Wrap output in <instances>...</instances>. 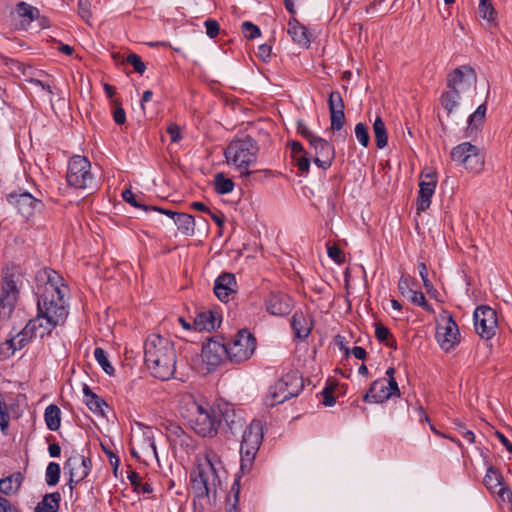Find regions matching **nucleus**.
<instances>
[{
	"label": "nucleus",
	"mask_w": 512,
	"mask_h": 512,
	"mask_svg": "<svg viewBox=\"0 0 512 512\" xmlns=\"http://www.w3.org/2000/svg\"><path fill=\"white\" fill-rule=\"evenodd\" d=\"M37 283V315L32 320L40 325L35 330V337L43 338L49 335L56 326L63 324L68 310L64 300L63 278L55 270L44 268L35 276Z\"/></svg>",
	"instance_id": "nucleus-1"
},
{
	"label": "nucleus",
	"mask_w": 512,
	"mask_h": 512,
	"mask_svg": "<svg viewBox=\"0 0 512 512\" xmlns=\"http://www.w3.org/2000/svg\"><path fill=\"white\" fill-rule=\"evenodd\" d=\"M144 361L151 375L161 381L169 380L176 371L174 343L160 335H151L144 343Z\"/></svg>",
	"instance_id": "nucleus-2"
},
{
	"label": "nucleus",
	"mask_w": 512,
	"mask_h": 512,
	"mask_svg": "<svg viewBox=\"0 0 512 512\" xmlns=\"http://www.w3.org/2000/svg\"><path fill=\"white\" fill-rule=\"evenodd\" d=\"M257 141L250 135L243 137H234L224 150V156L227 164L235 166L240 171V177L243 178L245 185L252 180H260V174H271V170H249V166L257 161L259 152Z\"/></svg>",
	"instance_id": "nucleus-3"
},
{
	"label": "nucleus",
	"mask_w": 512,
	"mask_h": 512,
	"mask_svg": "<svg viewBox=\"0 0 512 512\" xmlns=\"http://www.w3.org/2000/svg\"><path fill=\"white\" fill-rule=\"evenodd\" d=\"M224 472L221 461L216 454H207L199 460L190 472L191 489L195 499L216 500L218 489L221 488V475Z\"/></svg>",
	"instance_id": "nucleus-4"
},
{
	"label": "nucleus",
	"mask_w": 512,
	"mask_h": 512,
	"mask_svg": "<svg viewBox=\"0 0 512 512\" xmlns=\"http://www.w3.org/2000/svg\"><path fill=\"white\" fill-rule=\"evenodd\" d=\"M304 388L303 377L297 370H290L274 385L270 386L265 397V405L274 407L293 397H297Z\"/></svg>",
	"instance_id": "nucleus-5"
},
{
	"label": "nucleus",
	"mask_w": 512,
	"mask_h": 512,
	"mask_svg": "<svg viewBox=\"0 0 512 512\" xmlns=\"http://www.w3.org/2000/svg\"><path fill=\"white\" fill-rule=\"evenodd\" d=\"M263 436V424L260 420H253L245 429L240 445V472L242 474L248 473L251 470Z\"/></svg>",
	"instance_id": "nucleus-6"
},
{
	"label": "nucleus",
	"mask_w": 512,
	"mask_h": 512,
	"mask_svg": "<svg viewBox=\"0 0 512 512\" xmlns=\"http://www.w3.org/2000/svg\"><path fill=\"white\" fill-rule=\"evenodd\" d=\"M191 418L189 419L191 427L200 436L214 437L221 427V420H218L215 408H205L204 406L192 402Z\"/></svg>",
	"instance_id": "nucleus-7"
},
{
	"label": "nucleus",
	"mask_w": 512,
	"mask_h": 512,
	"mask_svg": "<svg viewBox=\"0 0 512 512\" xmlns=\"http://www.w3.org/2000/svg\"><path fill=\"white\" fill-rule=\"evenodd\" d=\"M66 180L75 189H92L94 176L90 161L85 156H73L68 162Z\"/></svg>",
	"instance_id": "nucleus-8"
},
{
	"label": "nucleus",
	"mask_w": 512,
	"mask_h": 512,
	"mask_svg": "<svg viewBox=\"0 0 512 512\" xmlns=\"http://www.w3.org/2000/svg\"><path fill=\"white\" fill-rule=\"evenodd\" d=\"M22 272L18 266L7 267L4 271L3 281L0 283V308L8 309L10 315L19 296V284L22 281Z\"/></svg>",
	"instance_id": "nucleus-9"
},
{
	"label": "nucleus",
	"mask_w": 512,
	"mask_h": 512,
	"mask_svg": "<svg viewBox=\"0 0 512 512\" xmlns=\"http://www.w3.org/2000/svg\"><path fill=\"white\" fill-rule=\"evenodd\" d=\"M256 345L255 336L247 329H241L231 342L226 344L228 359L236 364L247 361L254 354Z\"/></svg>",
	"instance_id": "nucleus-10"
},
{
	"label": "nucleus",
	"mask_w": 512,
	"mask_h": 512,
	"mask_svg": "<svg viewBox=\"0 0 512 512\" xmlns=\"http://www.w3.org/2000/svg\"><path fill=\"white\" fill-rule=\"evenodd\" d=\"M453 161L462 165L465 169L480 172L484 166V156L480 149L470 142H463L451 150Z\"/></svg>",
	"instance_id": "nucleus-11"
},
{
	"label": "nucleus",
	"mask_w": 512,
	"mask_h": 512,
	"mask_svg": "<svg viewBox=\"0 0 512 512\" xmlns=\"http://www.w3.org/2000/svg\"><path fill=\"white\" fill-rule=\"evenodd\" d=\"M474 327L477 334L486 340L491 339L498 326L497 314L489 306H479L474 311Z\"/></svg>",
	"instance_id": "nucleus-12"
},
{
	"label": "nucleus",
	"mask_w": 512,
	"mask_h": 512,
	"mask_svg": "<svg viewBox=\"0 0 512 512\" xmlns=\"http://www.w3.org/2000/svg\"><path fill=\"white\" fill-rule=\"evenodd\" d=\"M201 357L208 372L215 370L224 360L228 358V351L223 338L212 337L202 345Z\"/></svg>",
	"instance_id": "nucleus-13"
},
{
	"label": "nucleus",
	"mask_w": 512,
	"mask_h": 512,
	"mask_svg": "<svg viewBox=\"0 0 512 512\" xmlns=\"http://www.w3.org/2000/svg\"><path fill=\"white\" fill-rule=\"evenodd\" d=\"M7 202L17 210V212L29 219L38 207H42V202L33 197L26 191H14L6 195Z\"/></svg>",
	"instance_id": "nucleus-14"
},
{
	"label": "nucleus",
	"mask_w": 512,
	"mask_h": 512,
	"mask_svg": "<svg viewBox=\"0 0 512 512\" xmlns=\"http://www.w3.org/2000/svg\"><path fill=\"white\" fill-rule=\"evenodd\" d=\"M218 420H221V427L225 432L235 434L245 424L244 418L238 414L233 405L229 403L219 404L216 408Z\"/></svg>",
	"instance_id": "nucleus-15"
},
{
	"label": "nucleus",
	"mask_w": 512,
	"mask_h": 512,
	"mask_svg": "<svg viewBox=\"0 0 512 512\" xmlns=\"http://www.w3.org/2000/svg\"><path fill=\"white\" fill-rule=\"evenodd\" d=\"M309 144L314 149L313 162L323 170L330 168L335 159L334 146L319 136H316Z\"/></svg>",
	"instance_id": "nucleus-16"
},
{
	"label": "nucleus",
	"mask_w": 512,
	"mask_h": 512,
	"mask_svg": "<svg viewBox=\"0 0 512 512\" xmlns=\"http://www.w3.org/2000/svg\"><path fill=\"white\" fill-rule=\"evenodd\" d=\"M266 310L275 316L288 315L293 308V299L286 293L271 291L265 300Z\"/></svg>",
	"instance_id": "nucleus-17"
},
{
	"label": "nucleus",
	"mask_w": 512,
	"mask_h": 512,
	"mask_svg": "<svg viewBox=\"0 0 512 512\" xmlns=\"http://www.w3.org/2000/svg\"><path fill=\"white\" fill-rule=\"evenodd\" d=\"M64 469L69 470L72 477H77L76 482L84 480L91 472L92 461L90 457L80 455L73 451L72 455L66 460Z\"/></svg>",
	"instance_id": "nucleus-18"
},
{
	"label": "nucleus",
	"mask_w": 512,
	"mask_h": 512,
	"mask_svg": "<svg viewBox=\"0 0 512 512\" xmlns=\"http://www.w3.org/2000/svg\"><path fill=\"white\" fill-rule=\"evenodd\" d=\"M459 336L458 325L451 315L445 326L438 327L436 332L437 341L446 352L451 351L459 343Z\"/></svg>",
	"instance_id": "nucleus-19"
},
{
	"label": "nucleus",
	"mask_w": 512,
	"mask_h": 512,
	"mask_svg": "<svg viewBox=\"0 0 512 512\" xmlns=\"http://www.w3.org/2000/svg\"><path fill=\"white\" fill-rule=\"evenodd\" d=\"M476 83V74L472 67L461 66L454 69L447 78V86L449 89H460V93L464 91L465 86L471 87Z\"/></svg>",
	"instance_id": "nucleus-20"
},
{
	"label": "nucleus",
	"mask_w": 512,
	"mask_h": 512,
	"mask_svg": "<svg viewBox=\"0 0 512 512\" xmlns=\"http://www.w3.org/2000/svg\"><path fill=\"white\" fill-rule=\"evenodd\" d=\"M38 320H29L25 327L14 337L7 339L6 344L8 349L11 351V355L17 350H21L26 347L33 338L35 337V330L40 327L39 324L35 326Z\"/></svg>",
	"instance_id": "nucleus-21"
},
{
	"label": "nucleus",
	"mask_w": 512,
	"mask_h": 512,
	"mask_svg": "<svg viewBox=\"0 0 512 512\" xmlns=\"http://www.w3.org/2000/svg\"><path fill=\"white\" fill-rule=\"evenodd\" d=\"M157 212L167 215L173 219L177 229L185 236H192L195 232V220L190 214L183 212H175L172 210L164 209L159 207Z\"/></svg>",
	"instance_id": "nucleus-22"
},
{
	"label": "nucleus",
	"mask_w": 512,
	"mask_h": 512,
	"mask_svg": "<svg viewBox=\"0 0 512 512\" xmlns=\"http://www.w3.org/2000/svg\"><path fill=\"white\" fill-rule=\"evenodd\" d=\"M237 283L235 275L224 272L219 275L214 283V293L222 302H228L229 296L236 293Z\"/></svg>",
	"instance_id": "nucleus-23"
},
{
	"label": "nucleus",
	"mask_w": 512,
	"mask_h": 512,
	"mask_svg": "<svg viewBox=\"0 0 512 512\" xmlns=\"http://www.w3.org/2000/svg\"><path fill=\"white\" fill-rule=\"evenodd\" d=\"M426 178L429 179V181L421 180L419 183V195L417 198V211L423 212L427 210L431 204V198L434 194L435 187H436V179L433 174H426Z\"/></svg>",
	"instance_id": "nucleus-24"
},
{
	"label": "nucleus",
	"mask_w": 512,
	"mask_h": 512,
	"mask_svg": "<svg viewBox=\"0 0 512 512\" xmlns=\"http://www.w3.org/2000/svg\"><path fill=\"white\" fill-rule=\"evenodd\" d=\"M391 398V393L387 391L386 379L380 378L370 384L369 389L363 396L366 403H383Z\"/></svg>",
	"instance_id": "nucleus-25"
},
{
	"label": "nucleus",
	"mask_w": 512,
	"mask_h": 512,
	"mask_svg": "<svg viewBox=\"0 0 512 512\" xmlns=\"http://www.w3.org/2000/svg\"><path fill=\"white\" fill-rule=\"evenodd\" d=\"M291 328L297 339L304 340L312 331L313 320L308 318L303 312L296 311L291 319Z\"/></svg>",
	"instance_id": "nucleus-26"
},
{
	"label": "nucleus",
	"mask_w": 512,
	"mask_h": 512,
	"mask_svg": "<svg viewBox=\"0 0 512 512\" xmlns=\"http://www.w3.org/2000/svg\"><path fill=\"white\" fill-rule=\"evenodd\" d=\"M288 34L292 40L308 48L310 45V35L308 29L303 26L295 17H291L288 21Z\"/></svg>",
	"instance_id": "nucleus-27"
},
{
	"label": "nucleus",
	"mask_w": 512,
	"mask_h": 512,
	"mask_svg": "<svg viewBox=\"0 0 512 512\" xmlns=\"http://www.w3.org/2000/svg\"><path fill=\"white\" fill-rule=\"evenodd\" d=\"M221 323V318L217 315V313L209 310L200 312L193 321V326L195 330L198 331H211L216 327H219Z\"/></svg>",
	"instance_id": "nucleus-28"
},
{
	"label": "nucleus",
	"mask_w": 512,
	"mask_h": 512,
	"mask_svg": "<svg viewBox=\"0 0 512 512\" xmlns=\"http://www.w3.org/2000/svg\"><path fill=\"white\" fill-rule=\"evenodd\" d=\"M61 494L59 492L48 493L36 505L35 512H57L60 508Z\"/></svg>",
	"instance_id": "nucleus-29"
},
{
	"label": "nucleus",
	"mask_w": 512,
	"mask_h": 512,
	"mask_svg": "<svg viewBox=\"0 0 512 512\" xmlns=\"http://www.w3.org/2000/svg\"><path fill=\"white\" fill-rule=\"evenodd\" d=\"M84 402L93 413H102V407L107 406L103 398L95 394L87 384L83 386Z\"/></svg>",
	"instance_id": "nucleus-30"
},
{
	"label": "nucleus",
	"mask_w": 512,
	"mask_h": 512,
	"mask_svg": "<svg viewBox=\"0 0 512 512\" xmlns=\"http://www.w3.org/2000/svg\"><path fill=\"white\" fill-rule=\"evenodd\" d=\"M23 476L20 472L13 473L12 475L0 479V492L5 495H10L17 492L22 484Z\"/></svg>",
	"instance_id": "nucleus-31"
},
{
	"label": "nucleus",
	"mask_w": 512,
	"mask_h": 512,
	"mask_svg": "<svg viewBox=\"0 0 512 512\" xmlns=\"http://www.w3.org/2000/svg\"><path fill=\"white\" fill-rule=\"evenodd\" d=\"M44 420L49 430L57 431L61 425L60 408L55 404L47 406L44 413Z\"/></svg>",
	"instance_id": "nucleus-32"
},
{
	"label": "nucleus",
	"mask_w": 512,
	"mask_h": 512,
	"mask_svg": "<svg viewBox=\"0 0 512 512\" xmlns=\"http://www.w3.org/2000/svg\"><path fill=\"white\" fill-rule=\"evenodd\" d=\"M375 134V143L378 149H383L388 143V134L385 123L380 117H377L373 124Z\"/></svg>",
	"instance_id": "nucleus-33"
},
{
	"label": "nucleus",
	"mask_w": 512,
	"mask_h": 512,
	"mask_svg": "<svg viewBox=\"0 0 512 512\" xmlns=\"http://www.w3.org/2000/svg\"><path fill=\"white\" fill-rule=\"evenodd\" d=\"M460 89H449L444 92L441 96V105L447 111L448 114H451L455 107L458 105V101L460 99Z\"/></svg>",
	"instance_id": "nucleus-34"
},
{
	"label": "nucleus",
	"mask_w": 512,
	"mask_h": 512,
	"mask_svg": "<svg viewBox=\"0 0 512 512\" xmlns=\"http://www.w3.org/2000/svg\"><path fill=\"white\" fill-rule=\"evenodd\" d=\"M232 179L225 177L223 173H217L214 177V190L219 195L231 193L234 189Z\"/></svg>",
	"instance_id": "nucleus-35"
},
{
	"label": "nucleus",
	"mask_w": 512,
	"mask_h": 512,
	"mask_svg": "<svg viewBox=\"0 0 512 512\" xmlns=\"http://www.w3.org/2000/svg\"><path fill=\"white\" fill-rule=\"evenodd\" d=\"M483 482L489 490H492L503 485V476L496 467L491 465L487 468Z\"/></svg>",
	"instance_id": "nucleus-36"
},
{
	"label": "nucleus",
	"mask_w": 512,
	"mask_h": 512,
	"mask_svg": "<svg viewBox=\"0 0 512 512\" xmlns=\"http://www.w3.org/2000/svg\"><path fill=\"white\" fill-rule=\"evenodd\" d=\"M122 198L135 208H140L145 212L157 211L159 207L153 205H146L140 202L136 195L130 190L126 189L122 192Z\"/></svg>",
	"instance_id": "nucleus-37"
},
{
	"label": "nucleus",
	"mask_w": 512,
	"mask_h": 512,
	"mask_svg": "<svg viewBox=\"0 0 512 512\" xmlns=\"http://www.w3.org/2000/svg\"><path fill=\"white\" fill-rule=\"evenodd\" d=\"M127 478L137 492L143 494H151L153 492V488L149 483L141 482V476L136 471H130Z\"/></svg>",
	"instance_id": "nucleus-38"
},
{
	"label": "nucleus",
	"mask_w": 512,
	"mask_h": 512,
	"mask_svg": "<svg viewBox=\"0 0 512 512\" xmlns=\"http://www.w3.org/2000/svg\"><path fill=\"white\" fill-rule=\"evenodd\" d=\"M16 11L21 18H27L29 22L39 17V10L24 1L17 3Z\"/></svg>",
	"instance_id": "nucleus-39"
},
{
	"label": "nucleus",
	"mask_w": 512,
	"mask_h": 512,
	"mask_svg": "<svg viewBox=\"0 0 512 512\" xmlns=\"http://www.w3.org/2000/svg\"><path fill=\"white\" fill-rule=\"evenodd\" d=\"M240 478L241 476L237 474L231 487V494L235 496V503L231 502V496L227 497V512H239Z\"/></svg>",
	"instance_id": "nucleus-40"
},
{
	"label": "nucleus",
	"mask_w": 512,
	"mask_h": 512,
	"mask_svg": "<svg viewBox=\"0 0 512 512\" xmlns=\"http://www.w3.org/2000/svg\"><path fill=\"white\" fill-rule=\"evenodd\" d=\"M94 357L98 364L108 375L112 376L115 373L114 367L110 364L106 352L101 347H96L94 350Z\"/></svg>",
	"instance_id": "nucleus-41"
},
{
	"label": "nucleus",
	"mask_w": 512,
	"mask_h": 512,
	"mask_svg": "<svg viewBox=\"0 0 512 512\" xmlns=\"http://www.w3.org/2000/svg\"><path fill=\"white\" fill-rule=\"evenodd\" d=\"M61 474L60 465L56 462H50L46 468L45 480L47 485L55 486L59 482Z\"/></svg>",
	"instance_id": "nucleus-42"
},
{
	"label": "nucleus",
	"mask_w": 512,
	"mask_h": 512,
	"mask_svg": "<svg viewBox=\"0 0 512 512\" xmlns=\"http://www.w3.org/2000/svg\"><path fill=\"white\" fill-rule=\"evenodd\" d=\"M484 121V118H474V115L471 114L468 118V125L465 130V136L468 138L476 137L478 133L481 131Z\"/></svg>",
	"instance_id": "nucleus-43"
},
{
	"label": "nucleus",
	"mask_w": 512,
	"mask_h": 512,
	"mask_svg": "<svg viewBox=\"0 0 512 512\" xmlns=\"http://www.w3.org/2000/svg\"><path fill=\"white\" fill-rule=\"evenodd\" d=\"M478 12L481 18L487 20L489 23H495L497 12L491 2L479 3Z\"/></svg>",
	"instance_id": "nucleus-44"
},
{
	"label": "nucleus",
	"mask_w": 512,
	"mask_h": 512,
	"mask_svg": "<svg viewBox=\"0 0 512 512\" xmlns=\"http://www.w3.org/2000/svg\"><path fill=\"white\" fill-rule=\"evenodd\" d=\"M409 300L414 304L421 308H423L427 312H434L432 306L426 301V298L421 291L413 290L408 296Z\"/></svg>",
	"instance_id": "nucleus-45"
},
{
	"label": "nucleus",
	"mask_w": 512,
	"mask_h": 512,
	"mask_svg": "<svg viewBox=\"0 0 512 512\" xmlns=\"http://www.w3.org/2000/svg\"><path fill=\"white\" fill-rule=\"evenodd\" d=\"M328 107H329V112H334L337 110L344 111L345 105H344V101H343V98H342L340 92H338V91L330 92V94L328 96Z\"/></svg>",
	"instance_id": "nucleus-46"
},
{
	"label": "nucleus",
	"mask_w": 512,
	"mask_h": 512,
	"mask_svg": "<svg viewBox=\"0 0 512 512\" xmlns=\"http://www.w3.org/2000/svg\"><path fill=\"white\" fill-rule=\"evenodd\" d=\"M295 166L298 168L299 175H307L310 168V158L307 156V153L301 154V155H294L292 157Z\"/></svg>",
	"instance_id": "nucleus-47"
},
{
	"label": "nucleus",
	"mask_w": 512,
	"mask_h": 512,
	"mask_svg": "<svg viewBox=\"0 0 512 512\" xmlns=\"http://www.w3.org/2000/svg\"><path fill=\"white\" fill-rule=\"evenodd\" d=\"M355 136L363 147H367L369 145L370 136L368 132V127L364 123L360 122L356 124Z\"/></svg>",
	"instance_id": "nucleus-48"
},
{
	"label": "nucleus",
	"mask_w": 512,
	"mask_h": 512,
	"mask_svg": "<svg viewBox=\"0 0 512 512\" xmlns=\"http://www.w3.org/2000/svg\"><path fill=\"white\" fill-rule=\"evenodd\" d=\"M416 283V280L410 276L402 275L398 281V290L402 296H409L413 291L411 288L412 285Z\"/></svg>",
	"instance_id": "nucleus-49"
},
{
	"label": "nucleus",
	"mask_w": 512,
	"mask_h": 512,
	"mask_svg": "<svg viewBox=\"0 0 512 512\" xmlns=\"http://www.w3.org/2000/svg\"><path fill=\"white\" fill-rule=\"evenodd\" d=\"M330 120L331 125L330 128L332 131H339L343 128L345 124V113L344 111H334L330 112Z\"/></svg>",
	"instance_id": "nucleus-50"
},
{
	"label": "nucleus",
	"mask_w": 512,
	"mask_h": 512,
	"mask_svg": "<svg viewBox=\"0 0 512 512\" xmlns=\"http://www.w3.org/2000/svg\"><path fill=\"white\" fill-rule=\"evenodd\" d=\"M241 28H242V32H243L244 36L247 39L252 40L261 35V31H260L259 27L254 25L250 21L243 22Z\"/></svg>",
	"instance_id": "nucleus-51"
},
{
	"label": "nucleus",
	"mask_w": 512,
	"mask_h": 512,
	"mask_svg": "<svg viewBox=\"0 0 512 512\" xmlns=\"http://www.w3.org/2000/svg\"><path fill=\"white\" fill-rule=\"evenodd\" d=\"M126 62L133 66L135 72L143 74L146 70L145 63L141 60L140 56L135 53H129L126 56Z\"/></svg>",
	"instance_id": "nucleus-52"
},
{
	"label": "nucleus",
	"mask_w": 512,
	"mask_h": 512,
	"mask_svg": "<svg viewBox=\"0 0 512 512\" xmlns=\"http://www.w3.org/2000/svg\"><path fill=\"white\" fill-rule=\"evenodd\" d=\"M113 119L117 125H123L126 122V113L118 100L112 101Z\"/></svg>",
	"instance_id": "nucleus-53"
},
{
	"label": "nucleus",
	"mask_w": 512,
	"mask_h": 512,
	"mask_svg": "<svg viewBox=\"0 0 512 512\" xmlns=\"http://www.w3.org/2000/svg\"><path fill=\"white\" fill-rule=\"evenodd\" d=\"M336 385H327L321 392L323 396L322 404L324 406H333L336 403V398L334 397V389Z\"/></svg>",
	"instance_id": "nucleus-54"
},
{
	"label": "nucleus",
	"mask_w": 512,
	"mask_h": 512,
	"mask_svg": "<svg viewBox=\"0 0 512 512\" xmlns=\"http://www.w3.org/2000/svg\"><path fill=\"white\" fill-rule=\"evenodd\" d=\"M375 336L379 342L384 343L392 334L386 326L378 322L375 324Z\"/></svg>",
	"instance_id": "nucleus-55"
},
{
	"label": "nucleus",
	"mask_w": 512,
	"mask_h": 512,
	"mask_svg": "<svg viewBox=\"0 0 512 512\" xmlns=\"http://www.w3.org/2000/svg\"><path fill=\"white\" fill-rule=\"evenodd\" d=\"M204 25L206 28V34L210 38H215L219 34L220 25L216 20L209 18L204 22Z\"/></svg>",
	"instance_id": "nucleus-56"
},
{
	"label": "nucleus",
	"mask_w": 512,
	"mask_h": 512,
	"mask_svg": "<svg viewBox=\"0 0 512 512\" xmlns=\"http://www.w3.org/2000/svg\"><path fill=\"white\" fill-rule=\"evenodd\" d=\"M328 256L336 263H342L345 261L343 252L337 245H331L327 247Z\"/></svg>",
	"instance_id": "nucleus-57"
},
{
	"label": "nucleus",
	"mask_w": 512,
	"mask_h": 512,
	"mask_svg": "<svg viewBox=\"0 0 512 512\" xmlns=\"http://www.w3.org/2000/svg\"><path fill=\"white\" fill-rule=\"evenodd\" d=\"M296 124L297 132L308 142H310L317 136L306 126V124L302 120H298Z\"/></svg>",
	"instance_id": "nucleus-58"
},
{
	"label": "nucleus",
	"mask_w": 512,
	"mask_h": 512,
	"mask_svg": "<svg viewBox=\"0 0 512 512\" xmlns=\"http://www.w3.org/2000/svg\"><path fill=\"white\" fill-rule=\"evenodd\" d=\"M454 425L459 433L462 434L463 438L466 439L469 443H474L475 435L471 430L466 429L465 425L461 423L459 420L454 421Z\"/></svg>",
	"instance_id": "nucleus-59"
},
{
	"label": "nucleus",
	"mask_w": 512,
	"mask_h": 512,
	"mask_svg": "<svg viewBox=\"0 0 512 512\" xmlns=\"http://www.w3.org/2000/svg\"><path fill=\"white\" fill-rule=\"evenodd\" d=\"M79 15L86 22L91 16L90 1L89 0H78Z\"/></svg>",
	"instance_id": "nucleus-60"
},
{
	"label": "nucleus",
	"mask_w": 512,
	"mask_h": 512,
	"mask_svg": "<svg viewBox=\"0 0 512 512\" xmlns=\"http://www.w3.org/2000/svg\"><path fill=\"white\" fill-rule=\"evenodd\" d=\"M167 133L170 135L171 141L176 143L181 140V128L176 123H170L167 127Z\"/></svg>",
	"instance_id": "nucleus-61"
},
{
	"label": "nucleus",
	"mask_w": 512,
	"mask_h": 512,
	"mask_svg": "<svg viewBox=\"0 0 512 512\" xmlns=\"http://www.w3.org/2000/svg\"><path fill=\"white\" fill-rule=\"evenodd\" d=\"M272 47L268 44H262L258 47L257 56L264 62H267L271 55Z\"/></svg>",
	"instance_id": "nucleus-62"
},
{
	"label": "nucleus",
	"mask_w": 512,
	"mask_h": 512,
	"mask_svg": "<svg viewBox=\"0 0 512 512\" xmlns=\"http://www.w3.org/2000/svg\"><path fill=\"white\" fill-rule=\"evenodd\" d=\"M0 512H20L8 499L0 496Z\"/></svg>",
	"instance_id": "nucleus-63"
},
{
	"label": "nucleus",
	"mask_w": 512,
	"mask_h": 512,
	"mask_svg": "<svg viewBox=\"0 0 512 512\" xmlns=\"http://www.w3.org/2000/svg\"><path fill=\"white\" fill-rule=\"evenodd\" d=\"M386 382H387L386 383L387 391L389 393H391V397L392 396H398L399 397L400 396V389L398 387V383H397L396 379L395 378L388 379Z\"/></svg>",
	"instance_id": "nucleus-64"
}]
</instances>
